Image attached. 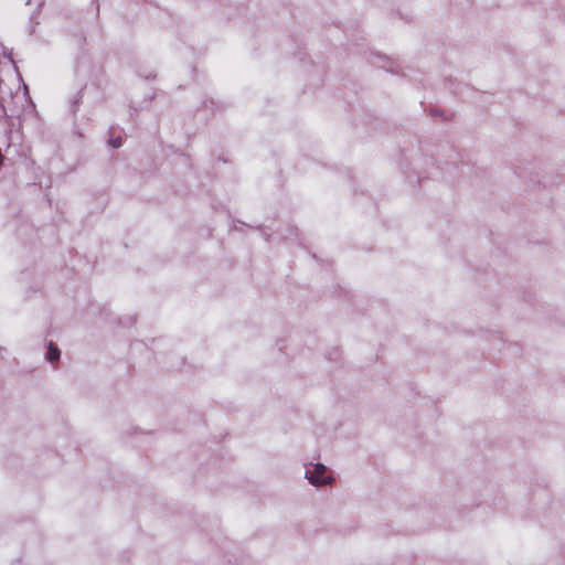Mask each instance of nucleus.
<instances>
[{
	"instance_id": "f257e3e1",
	"label": "nucleus",
	"mask_w": 565,
	"mask_h": 565,
	"mask_svg": "<svg viewBox=\"0 0 565 565\" xmlns=\"http://www.w3.org/2000/svg\"><path fill=\"white\" fill-rule=\"evenodd\" d=\"M306 476L311 484L321 486L331 482L332 477L327 472L326 466L321 463L310 465L306 470Z\"/></svg>"
},
{
	"instance_id": "7ed1b4c3",
	"label": "nucleus",
	"mask_w": 565,
	"mask_h": 565,
	"mask_svg": "<svg viewBox=\"0 0 565 565\" xmlns=\"http://www.w3.org/2000/svg\"><path fill=\"white\" fill-rule=\"evenodd\" d=\"M109 143H110V146H111V147H114V148H118V147H120V146H121V143H122V142H121V138H120V137H117V138H110V139H109Z\"/></svg>"
},
{
	"instance_id": "f03ea898",
	"label": "nucleus",
	"mask_w": 565,
	"mask_h": 565,
	"mask_svg": "<svg viewBox=\"0 0 565 565\" xmlns=\"http://www.w3.org/2000/svg\"><path fill=\"white\" fill-rule=\"evenodd\" d=\"M46 358L51 362L56 361L60 358V350L55 345L50 344Z\"/></svg>"
}]
</instances>
